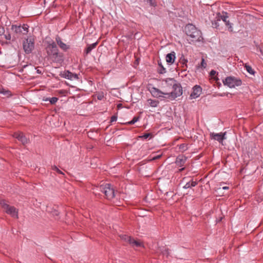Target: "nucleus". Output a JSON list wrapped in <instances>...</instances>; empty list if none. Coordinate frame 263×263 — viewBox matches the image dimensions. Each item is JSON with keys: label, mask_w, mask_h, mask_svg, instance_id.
<instances>
[{"label": "nucleus", "mask_w": 263, "mask_h": 263, "mask_svg": "<svg viewBox=\"0 0 263 263\" xmlns=\"http://www.w3.org/2000/svg\"><path fill=\"white\" fill-rule=\"evenodd\" d=\"M173 90L170 92H164L158 88L155 87H152L151 90V93L152 95L156 98L164 97L163 95H166V98L170 99L171 100H174L178 97L181 96L182 95V87L181 84L177 82L176 85L173 87Z\"/></svg>", "instance_id": "f257e3e1"}, {"label": "nucleus", "mask_w": 263, "mask_h": 263, "mask_svg": "<svg viewBox=\"0 0 263 263\" xmlns=\"http://www.w3.org/2000/svg\"><path fill=\"white\" fill-rule=\"evenodd\" d=\"M46 51L49 58L53 62L61 64L64 61L63 53L59 51L57 44L53 41L48 42Z\"/></svg>", "instance_id": "f03ea898"}, {"label": "nucleus", "mask_w": 263, "mask_h": 263, "mask_svg": "<svg viewBox=\"0 0 263 263\" xmlns=\"http://www.w3.org/2000/svg\"><path fill=\"white\" fill-rule=\"evenodd\" d=\"M184 32L192 42H204L201 31L192 24H188L185 26Z\"/></svg>", "instance_id": "7ed1b4c3"}, {"label": "nucleus", "mask_w": 263, "mask_h": 263, "mask_svg": "<svg viewBox=\"0 0 263 263\" xmlns=\"http://www.w3.org/2000/svg\"><path fill=\"white\" fill-rule=\"evenodd\" d=\"M100 191L104 194L106 198L111 199L115 197V190L109 183L102 184L99 187Z\"/></svg>", "instance_id": "20e7f679"}, {"label": "nucleus", "mask_w": 263, "mask_h": 263, "mask_svg": "<svg viewBox=\"0 0 263 263\" xmlns=\"http://www.w3.org/2000/svg\"><path fill=\"white\" fill-rule=\"evenodd\" d=\"M23 49L26 54L30 53L34 48V40L30 37L26 39L23 43Z\"/></svg>", "instance_id": "39448f33"}, {"label": "nucleus", "mask_w": 263, "mask_h": 263, "mask_svg": "<svg viewBox=\"0 0 263 263\" xmlns=\"http://www.w3.org/2000/svg\"><path fill=\"white\" fill-rule=\"evenodd\" d=\"M29 26L27 24L21 25H12L11 29L17 34H26L28 32Z\"/></svg>", "instance_id": "423d86ee"}, {"label": "nucleus", "mask_w": 263, "mask_h": 263, "mask_svg": "<svg viewBox=\"0 0 263 263\" xmlns=\"http://www.w3.org/2000/svg\"><path fill=\"white\" fill-rule=\"evenodd\" d=\"M122 239L128 242L132 247L136 246L137 247H144L142 242L135 240L133 238L128 235H123Z\"/></svg>", "instance_id": "0eeeda50"}, {"label": "nucleus", "mask_w": 263, "mask_h": 263, "mask_svg": "<svg viewBox=\"0 0 263 263\" xmlns=\"http://www.w3.org/2000/svg\"><path fill=\"white\" fill-rule=\"evenodd\" d=\"M60 76L62 78L70 80L73 79L77 80L79 79V77L77 74L73 73L69 70H64V71L61 72L60 74Z\"/></svg>", "instance_id": "6e6552de"}, {"label": "nucleus", "mask_w": 263, "mask_h": 263, "mask_svg": "<svg viewBox=\"0 0 263 263\" xmlns=\"http://www.w3.org/2000/svg\"><path fill=\"white\" fill-rule=\"evenodd\" d=\"M202 89L200 86L196 85L192 88L190 98L191 99H196L200 96L202 92Z\"/></svg>", "instance_id": "1a4fd4ad"}, {"label": "nucleus", "mask_w": 263, "mask_h": 263, "mask_svg": "<svg viewBox=\"0 0 263 263\" xmlns=\"http://www.w3.org/2000/svg\"><path fill=\"white\" fill-rule=\"evenodd\" d=\"M13 137L21 141L23 145L28 143L29 140L25 136L22 132H16L13 135Z\"/></svg>", "instance_id": "9d476101"}, {"label": "nucleus", "mask_w": 263, "mask_h": 263, "mask_svg": "<svg viewBox=\"0 0 263 263\" xmlns=\"http://www.w3.org/2000/svg\"><path fill=\"white\" fill-rule=\"evenodd\" d=\"M6 212L10 215L12 217L18 218V210L13 206H10L9 205L8 208L5 210Z\"/></svg>", "instance_id": "9b49d317"}, {"label": "nucleus", "mask_w": 263, "mask_h": 263, "mask_svg": "<svg viewBox=\"0 0 263 263\" xmlns=\"http://www.w3.org/2000/svg\"><path fill=\"white\" fill-rule=\"evenodd\" d=\"M55 41L59 47L64 51H66L70 48V46L69 45H66L62 41L61 39L59 36L57 35L56 36Z\"/></svg>", "instance_id": "f8f14e48"}, {"label": "nucleus", "mask_w": 263, "mask_h": 263, "mask_svg": "<svg viewBox=\"0 0 263 263\" xmlns=\"http://www.w3.org/2000/svg\"><path fill=\"white\" fill-rule=\"evenodd\" d=\"M187 157L183 155H179L176 158L175 163L179 167L184 166L186 161Z\"/></svg>", "instance_id": "ddd939ff"}, {"label": "nucleus", "mask_w": 263, "mask_h": 263, "mask_svg": "<svg viewBox=\"0 0 263 263\" xmlns=\"http://www.w3.org/2000/svg\"><path fill=\"white\" fill-rule=\"evenodd\" d=\"M164 81L165 82V86L169 88H173L178 82L173 78H167Z\"/></svg>", "instance_id": "4468645a"}, {"label": "nucleus", "mask_w": 263, "mask_h": 263, "mask_svg": "<svg viewBox=\"0 0 263 263\" xmlns=\"http://www.w3.org/2000/svg\"><path fill=\"white\" fill-rule=\"evenodd\" d=\"M175 53L174 51L167 54L166 56V61L170 64H173L175 60Z\"/></svg>", "instance_id": "2eb2a0df"}, {"label": "nucleus", "mask_w": 263, "mask_h": 263, "mask_svg": "<svg viewBox=\"0 0 263 263\" xmlns=\"http://www.w3.org/2000/svg\"><path fill=\"white\" fill-rule=\"evenodd\" d=\"M219 18L217 20V21H220L221 20L222 21L223 23L225 24V25L228 27V29L230 28V26H229V21L227 20V19L229 18V16L228 15L227 13H225V14H223L219 16Z\"/></svg>", "instance_id": "dca6fc26"}, {"label": "nucleus", "mask_w": 263, "mask_h": 263, "mask_svg": "<svg viewBox=\"0 0 263 263\" xmlns=\"http://www.w3.org/2000/svg\"><path fill=\"white\" fill-rule=\"evenodd\" d=\"M224 135H225L224 134H222V133H220V134L212 133L211 134V136H212V137L213 139L220 142L224 139Z\"/></svg>", "instance_id": "f3484780"}, {"label": "nucleus", "mask_w": 263, "mask_h": 263, "mask_svg": "<svg viewBox=\"0 0 263 263\" xmlns=\"http://www.w3.org/2000/svg\"><path fill=\"white\" fill-rule=\"evenodd\" d=\"M241 84V81L235 78L231 77V88L235 86H238Z\"/></svg>", "instance_id": "a211bd4d"}, {"label": "nucleus", "mask_w": 263, "mask_h": 263, "mask_svg": "<svg viewBox=\"0 0 263 263\" xmlns=\"http://www.w3.org/2000/svg\"><path fill=\"white\" fill-rule=\"evenodd\" d=\"M97 44L98 42H97L95 43L88 45L85 50L86 54H88V53H89L93 48H96Z\"/></svg>", "instance_id": "6ab92c4d"}, {"label": "nucleus", "mask_w": 263, "mask_h": 263, "mask_svg": "<svg viewBox=\"0 0 263 263\" xmlns=\"http://www.w3.org/2000/svg\"><path fill=\"white\" fill-rule=\"evenodd\" d=\"M179 150L180 152L183 153L184 152L186 151L188 149L187 144L186 143H182L179 145Z\"/></svg>", "instance_id": "aec40b11"}, {"label": "nucleus", "mask_w": 263, "mask_h": 263, "mask_svg": "<svg viewBox=\"0 0 263 263\" xmlns=\"http://www.w3.org/2000/svg\"><path fill=\"white\" fill-rule=\"evenodd\" d=\"M180 63L182 65V67L185 69L187 67V60L184 58H181L179 61Z\"/></svg>", "instance_id": "412c9836"}, {"label": "nucleus", "mask_w": 263, "mask_h": 263, "mask_svg": "<svg viewBox=\"0 0 263 263\" xmlns=\"http://www.w3.org/2000/svg\"><path fill=\"white\" fill-rule=\"evenodd\" d=\"M139 119L140 116H135L130 121L127 122L125 124L127 125H133L139 121Z\"/></svg>", "instance_id": "4be33fe9"}, {"label": "nucleus", "mask_w": 263, "mask_h": 263, "mask_svg": "<svg viewBox=\"0 0 263 263\" xmlns=\"http://www.w3.org/2000/svg\"><path fill=\"white\" fill-rule=\"evenodd\" d=\"M45 101H49L51 104H54L58 100V98L57 97H52L51 98H46L44 99Z\"/></svg>", "instance_id": "5701e85b"}, {"label": "nucleus", "mask_w": 263, "mask_h": 263, "mask_svg": "<svg viewBox=\"0 0 263 263\" xmlns=\"http://www.w3.org/2000/svg\"><path fill=\"white\" fill-rule=\"evenodd\" d=\"M149 105L152 107H156L158 105V102L156 100H154L152 99H148L147 100Z\"/></svg>", "instance_id": "b1692460"}, {"label": "nucleus", "mask_w": 263, "mask_h": 263, "mask_svg": "<svg viewBox=\"0 0 263 263\" xmlns=\"http://www.w3.org/2000/svg\"><path fill=\"white\" fill-rule=\"evenodd\" d=\"M161 253L163 255H165L166 257H168L170 253L168 249L163 247L162 249L161 250Z\"/></svg>", "instance_id": "393cba45"}, {"label": "nucleus", "mask_w": 263, "mask_h": 263, "mask_svg": "<svg viewBox=\"0 0 263 263\" xmlns=\"http://www.w3.org/2000/svg\"><path fill=\"white\" fill-rule=\"evenodd\" d=\"M245 68H246V70L249 73H250L251 74H254V70L252 69V68L250 66L246 64L245 65Z\"/></svg>", "instance_id": "a878e982"}, {"label": "nucleus", "mask_w": 263, "mask_h": 263, "mask_svg": "<svg viewBox=\"0 0 263 263\" xmlns=\"http://www.w3.org/2000/svg\"><path fill=\"white\" fill-rule=\"evenodd\" d=\"M0 204L4 210H5L9 206V204H8L6 202V201L4 199L0 200Z\"/></svg>", "instance_id": "bb28decb"}, {"label": "nucleus", "mask_w": 263, "mask_h": 263, "mask_svg": "<svg viewBox=\"0 0 263 263\" xmlns=\"http://www.w3.org/2000/svg\"><path fill=\"white\" fill-rule=\"evenodd\" d=\"M222 81L224 85H227L228 86L230 87V77H227Z\"/></svg>", "instance_id": "cd10ccee"}, {"label": "nucleus", "mask_w": 263, "mask_h": 263, "mask_svg": "<svg viewBox=\"0 0 263 263\" xmlns=\"http://www.w3.org/2000/svg\"><path fill=\"white\" fill-rule=\"evenodd\" d=\"M158 65L160 67V69L158 70V72L160 74L164 73L166 72V70L164 67L162 66V64L159 63Z\"/></svg>", "instance_id": "c85d7f7f"}, {"label": "nucleus", "mask_w": 263, "mask_h": 263, "mask_svg": "<svg viewBox=\"0 0 263 263\" xmlns=\"http://www.w3.org/2000/svg\"><path fill=\"white\" fill-rule=\"evenodd\" d=\"M149 137H152V134L151 133H145L142 136H140L139 137L141 139H146Z\"/></svg>", "instance_id": "c756f323"}, {"label": "nucleus", "mask_w": 263, "mask_h": 263, "mask_svg": "<svg viewBox=\"0 0 263 263\" xmlns=\"http://www.w3.org/2000/svg\"><path fill=\"white\" fill-rule=\"evenodd\" d=\"M52 170L56 171L58 174L64 175V174L61 170H60L56 166H52Z\"/></svg>", "instance_id": "7c9ffc66"}, {"label": "nucleus", "mask_w": 263, "mask_h": 263, "mask_svg": "<svg viewBox=\"0 0 263 263\" xmlns=\"http://www.w3.org/2000/svg\"><path fill=\"white\" fill-rule=\"evenodd\" d=\"M216 73V71L214 70H212L210 73V76L212 77V78H213L215 80H218V79L215 76V74Z\"/></svg>", "instance_id": "2f4dec72"}, {"label": "nucleus", "mask_w": 263, "mask_h": 263, "mask_svg": "<svg viewBox=\"0 0 263 263\" xmlns=\"http://www.w3.org/2000/svg\"><path fill=\"white\" fill-rule=\"evenodd\" d=\"M146 2L151 5V6H156V4L154 0H147Z\"/></svg>", "instance_id": "473e14b6"}, {"label": "nucleus", "mask_w": 263, "mask_h": 263, "mask_svg": "<svg viewBox=\"0 0 263 263\" xmlns=\"http://www.w3.org/2000/svg\"><path fill=\"white\" fill-rule=\"evenodd\" d=\"M201 67L205 68L206 66V63L204 61L203 58H202L201 62Z\"/></svg>", "instance_id": "72a5a7b5"}, {"label": "nucleus", "mask_w": 263, "mask_h": 263, "mask_svg": "<svg viewBox=\"0 0 263 263\" xmlns=\"http://www.w3.org/2000/svg\"><path fill=\"white\" fill-rule=\"evenodd\" d=\"M198 182L196 181H193V180L190 181V185L191 187L195 186L197 184Z\"/></svg>", "instance_id": "f704fd0d"}, {"label": "nucleus", "mask_w": 263, "mask_h": 263, "mask_svg": "<svg viewBox=\"0 0 263 263\" xmlns=\"http://www.w3.org/2000/svg\"><path fill=\"white\" fill-rule=\"evenodd\" d=\"M0 93H3L5 95H10V91L4 90H0Z\"/></svg>", "instance_id": "c9c22d12"}, {"label": "nucleus", "mask_w": 263, "mask_h": 263, "mask_svg": "<svg viewBox=\"0 0 263 263\" xmlns=\"http://www.w3.org/2000/svg\"><path fill=\"white\" fill-rule=\"evenodd\" d=\"M117 120V116H116V115L112 116L110 119V122L111 123V122L116 121Z\"/></svg>", "instance_id": "e433bc0d"}, {"label": "nucleus", "mask_w": 263, "mask_h": 263, "mask_svg": "<svg viewBox=\"0 0 263 263\" xmlns=\"http://www.w3.org/2000/svg\"><path fill=\"white\" fill-rule=\"evenodd\" d=\"M190 187H191L190 182H187L184 185V186H183V188L185 189H189V188H190Z\"/></svg>", "instance_id": "4c0bfd02"}, {"label": "nucleus", "mask_w": 263, "mask_h": 263, "mask_svg": "<svg viewBox=\"0 0 263 263\" xmlns=\"http://www.w3.org/2000/svg\"><path fill=\"white\" fill-rule=\"evenodd\" d=\"M5 37L7 40H10L11 39V35L10 34H6L5 35Z\"/></svg>", "instance_id": "58836bf2"}, {"label": "nucleus", "mask_w": 263, "mask_h": 263, "mask_svg": "<svg viewBox=\"0 0 263 263\" xmlns=\"http://www.w3.org/2000/svg\"><path fill=\"white\" fill-rule=\"evenodd\" d=\"M222 184H223V183H221L220 184V186L222 187V189H223V190H228L229 189V186H222Z\"/></svg>", "instance_id": "ea45409f"}, {"label": "nucleus", "mask_w": 263, "mask_h": 263, "mask_svg": "<svg viewBox=\"0 0 263 263\" xmlns=\"http://www.w3.org/2000/svg\"><path fill=\"white\" fill-rule=\"evenodd\" d=\"M4 32H5L4 28V27L0 28V35L4 34Z\"/></svg>", "instance_id": "a19ab883"}, {"label": "nucleus", "mask_w": 263, "mask_h": 263, "mask_svg": "<svg viewBox=\"0 0 263 263\" xmlns=\"http://www.w3.org/2000/svg\"><path fill=\"white\" fill-rule=\"evenodd\" d=\"M27 66H28V65H25L23 66L21 68V69H20L19 70V71L23 72L24 68H26Z\"/></svg>", "instance_id": "79ce46f5"}, {"label": "nucleus", "mask_w": 263, "mask_h": 263, "mask_svg": "<svg viewBox=\"0 0 263 263\" xmlns=\"http://www.w3.org/2000/svg\"><path fill=\"white\" fill-rule=\"evenodd\" d=\"M161 155H158L157 156H156V157H154L153 158V160H156V159H158L159 158H160L161 157Z\"/></svg>", "instance_id": "37998d69"}, {"label": "nucleus", "mask_w": 263, "mask_h": 263, "mask_svg": "<svg viewBox=\"0 0 263 263\" xmlns=\"http://www.w3.org/2000/svg\"><path fill=\"white\" fill-rule=\"evenodd\" d=\"M103 97V96H99L98 97V99L99 100H101L102 99Z\"/></svg>", "instance_id": "c03bdc74"}, {"label": "nucleus", "mask_w": 263, "mask_h": 263, "mask_svg": "<svg viewBox=\"0 0 263 263\" xmlns=\"http://www.w3.org/2000/svg\"><path fill=\"white\" fill-rule=\"evenodd\" d=\"M185 169L184 167H182L181 168L179 169V172H182V171H183Z\"/></svg>", "instance_id": "a18cd8bd"}, {"label": "nucleus", "mask_w": 263, "mask_h": 263, "mask_svg": "<svg viewBox=\"0 0 263 263\" xmlns=\"http://www.w3.org/2000/svg\"><path fill=\"white\" fill-rule=\"evenodd\" d=\"M122 106V104H119L117 106V107L119 108L120 107H121V106Z\"/></svg>", "instance_id": "49530a36"}, {"label": "nucleus", "mask_w": 263, "mask_h": 263, "mask_svg": "<svg viewBox=\"0 0 263 263\" xmlns=\"http://www.w3.org/2000/svg\"><path fill=\"white\" fill-rule=\"evenodd\" d=\"M218 26H219V25H217V23H215V28H217Z\"/></svg>", "instance_id": "de8ad7c7"}, {"label": "nucleus", "mask_w": 263, "mask_h": 263, "mask_svg": "<svg viewBox=\"0 0 263 263\" xmlns=\"http://www.w3.org/2000/svg\"><path fill=\"white\" fill-rule=\"evenodd\" d=\"M37 72L38 73H41V72H40L39 70H37Z\"/></svg>", "instance_id": "09e8293b"}, {"label": "nucleus", "mask_w": 263, "mask_h": 263, "mask_svg": "<svg viewBox=\"0 0 263 263\" xmlns=\"http://www.w3.org/2000/svg\"><path fill=\"white\" fill-rule=\"evenodd\" d=\"M37 72L38 73H41V72H40L39 70H37Z\"/></svg>", "instance_id": "8fccbe9b"}, {"label": "nucleus", "mask_w": 263, "mask_h": 263, "mask_svg": "<svg viewBox=\"0 0 263 263\" xmlns=\"http://www.w3.org/2000/svg\"><path fill=\"white\" fill-rule=\"evenodd\" d=\"M37 72L38 73H41V72H40L39 70H37Z\"/></svg>", "instance_id": "3c124183"}, {"label": "nucleus", "mask_w": 263, "mask_h": 263, "mask_svg": "<svg viewBox=\"0 0 263 263\" xmlns=\"http://www.w3.org/2000/svg\"><path fill=\"white\" fill-rule=\"evenodd\" d=\"M62 91H63L62 90H61L60 93H62Z\"/></svg>", "instance_id": "603ef678"}]
</instances>
